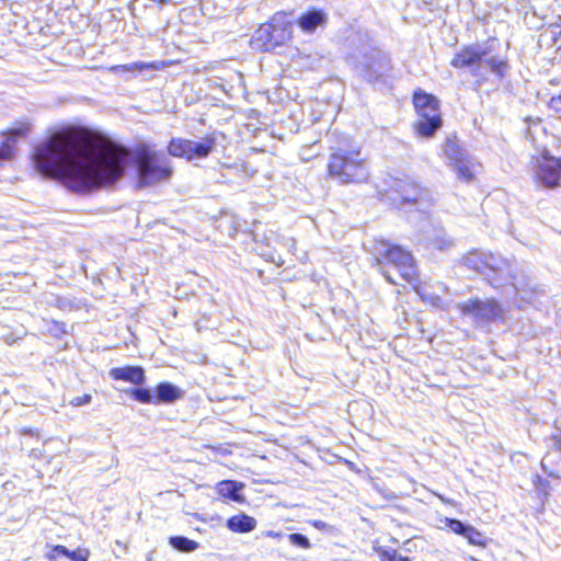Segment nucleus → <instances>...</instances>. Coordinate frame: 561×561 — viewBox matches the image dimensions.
I'll return each instance as SVG.
<instances>
[{
	"mask_svg": "<svg viewBox=\"0 0 561 561\" xmlns=\"http://www.w3.org/2000/svg\"><path fill=\"white\" fill-rule=\"evenodd\" d=\"M126 162L123 148L78 128L54 133L34 152L37 171L75 192L114 183L122 176Z\"/></svg>",
	"mask_w": 561,
	"mask_h": 561,
	"instance_id": "nucleus-1",
	"label": "nucleus"
},
{
	"mask_svg": "<svg viewBox=\"0 0 561 561\" xmlns=\"http://www.w3.org/2000/svg\"><path fill=\"white\" fill-rule=\"evenodd\" d=\"M328 173L342 184L365 181L368 178V168L360 147L353 142L347 147H339L330 156Z\"/></svg>",
	"mask_w": 561,
	"mask_h": 561,
	"instance_id": "nucleus-2",
	"label": "nucleus"
},
{
	"mask_svg": "<svg viewBox=\"0 0 561 561\" xmlns=\"http://www.w3.org/2000/svg\"><path fill=\"white\" fill-rule=\"evenodd\" d=\"M293 24L284 12L275 13L268 23L262 24L253 34L250 44L253 49L270 51L291 38Z\"/></svg>",
	"mask_w": 561,
	"mask_h": 561,
	"instance_id": "nucleus-3",
	"label": "nucleus"
},
{
	"mask_svg": "<svg viewBox=\"0 0 561 561\" xmlns=\"http://www.w3.org/2000/svg\"><path fill=\"white\" fill-rule=\"evenodd\" d=\"M378 262L382 265L383 276L389 283H396L388 270V266H392L399 272L404 280L413 285L415 293L422 299H425L423 286L419 283H414L416 278L414 259L410 252L404 250V248H388L386 253L382 255V259H379Z\"/></svg>",
	"mask_w": 561,
	"mask_h": 561,
	"instance_id": "nucleus-4",
	"label": "nucleus"
},
{
	"mask_svg": "<svg viewBox=\"0 0 561 561\" xmlns=\"http://www.w3.org/2000/svg\"><path fill=\"white\" fill-rule=\"evenodd\" d=\"M139 180L142 185L167 181L172 174L169 160L148 146H141L137 153Z\"/></svg>",
	"mask_w": 561,
	"mask_h": 561,
	"instance_id": "nucleus-5",
	"label": "nucleus"
},
{
	"mask_svg": "<svg viewBox=\"0 0 561 561\" xmlns=\"http://www.w3.org/2000/svg\"><path fill=\"white\" fill-rule=\"evenodd\" d=\"M414 106L419 115L416 130L420 135L430 137L442 127L438 100L432 94L417 91L414 93Z\"/></svg>",
	"mask_w": 561,
	"mask_h": 561,
	"instance_id": "nucleus-6",
	"label": "nucleus"
},
{
	"mask_svg": "<svg viewBox=\"0 0 561 561\" xmlns=\"http://www.w3.org/2000/svg\"><path fill=\"white\" fill-rule=\"evenodd\" d=\"M451 65L456 68L468 67L477 76H482L484 69L502 73L505 62L494 57H488L485 49L480 46H469L456 54L451 60Z\"/></svg>",
	"mask_w": 561,
	"mask_h": 561,
	"instance_id": "nucleus-7",
	"label": "nucleus"
},
{
	"mask_svg": "<svg viewBox=\"0 0 561 561\" xmlns=\"http://www.w3.org/2000/svg\"><path fill=\"white\" fill-rule=\"evenodd\" d=\"M350 62L368 80H377L390 69V59L383 51L365 48L350 57Z\"/></svg>",
	"mask_w": 561,
	"mask_h": 561,
	"instance_id": "nucleus-8",
	"label": "nucleus"
},
{
	"mask_svg": "<svg viewBox=\"0 0 561 561\" xmlns=\"http://www.w3.org/2000/svg\"><path fill=\"white\" fill-rule=\"evenodd\" d=\"M484 268L490 270L494 275L489 274L491 285L494 287H501L510 280V285L514 288L515 293L520 296L523 300L529 299L526 288L528 287V278L524 272L517 266L512 265L507 261H502L500 265H493L492 263H484Z\"/></svg>",
	"mask_w": 561,
	"mask_h": 561,
	"instance_id": "nucleus-9",
	"label": "nucleus"
},
{
	"mask_svg": "<svg viewBox=\"0 0 561 561\" xmlns=\"http://www.w3.org/2000/svg\"><path fill=\"white\" fill-rule=\"evenodd\" d=\"M214 148L215 140L211 137L203 138L201 141L173 138L169 144L168 150L173 157L194 160L206 158Z\"/></svg>",
	"mask_w": 561,
	"mask_h": 561,
	"instance_id": "nucleus-10",
	"label": "nucleus"
},
{
	"mask_svg": "<svg viewBox=\"0 0 561 561\" xmlns=\"http://www.w3.org/2000/svg\"><path fill=\"white\" fill-rule=\"evenodd\" d=\"M458 307L463 316L471 317L476 322H491L504 317L503 308L494 299H471Z\"/></svg>",
	"mask_w": 561,
	"mask_h": 561,
	"instance_id": "nucleus-11",
	"label": "nucleus"
},
{
	"mask_svg": "<svg viewBox=\"0 0 561 561\" xmlns=\"http://www.w3.org/2000/svg\"><path fill=\"white\" fill-rule=\"evenodd\" d=\"M535 179L547 187L559 185L561 179V160L554 157L542 154L533 160Z\"/></svg>",
	"mask_w": 561,
	"mask_h": 561,
	"instance_id": "nucleus-12",
	"label": "nucleus"
},
{
	"mask_svg": "<svg viewBox=\"0 0 561 561\" xmlns=\"http://www.w3.org/2000/svg\"><path fill=\"white\" fill-rule=\"evenodd\" d=\"M108 374L115 380L128 381L134 385H142L146 379L144 369L138 366L112 368Z\"/></svg>",
	"mask_w": 561,
	"mask_h": 561,
	"instance_id": "nucleus-13",
	"label": "nucleus"
},
{
	"mask_svg": "<svg viewBox=\"0 0 561 561\" xmlns=\"http://www.w3.org/2000/svg\"><path fill=\"white\" fill-rule=\"evenodd\" d=\"M397 191L403 204H417L426 196V192L413 181H402L398 184Z\"/></svg>",
	"mask_w": 561,
	"mask_h": 561,
	"instance_id": "nucleus-14",
	"label": "nucleus"
},
{
	"mask_svg": "<svg viewBox=\"0 0 561 561\" xmlns=\"http://www.w3.org/2000/svg\"><path fill=\"white\" fill-rule=\"evenodd\" d=\"M327 22V15L324 12L319 10H312L304 13L299 20V27L307 33H312L318 26L324 25Z\"/></svg>",
	"mask_w": 561,
	"mask_h": 561,
	"instance_id": "nucleus-15",
	"label": "nucleus"
},
{
	"mask_svg": "<svg viewBox=\"0 0 561 561\" xmlns=\"http://www.w3.org/2000/svg\"><path fill=\"white\" fill-rule=\"evenodd\" d=\"M184 392L170 382H161L156 388L157 404L173 403L183 397Z\"/></svg>",
	"mask_w": 561,
	"mask_h": 561,
	"instance_id": "nucleus-16",
	"label": "nucleus"
},
{
	"mask_svg": "<svg viewBox=\"0 0 561 561\" xmlns=\"http://www.w3.org/2000/svg\"><path fill=\"white\" fill-rule=\"evenodd\" d=\"M227 527L233 533H249L256 527V520L249 515L239 514L227 520Z\"/></svg>",
	"mask_w": 561,
	"mask_h": 561,
	"instance_id": "nucleus-17",
	"label": "nucleus"
},
{
	"mask_svg": "<svg viewBox=\"0 0 561 561\" xmlns=\"http://www.w3.org/2000/svg\"><path fill=\"white\" fill-rule=\"evenodd\" d=\"M242 483H238L231 480H225L216 484V490L224 497H228L234 502H242L243 499L239 494V491L242 489Z\"/></svg>",
	"mask_w": 561,
	"mask_h": 561,
	"instance_id": "nucleus-18",
	"label": "nucleus"
},
{
	"mask_svg": "<svg viewBox=\"0 0 561 561\" xmlns=\"http://www.w3.org/2000/svg\"><path fill=\"white\" fill-rule=\"evenodd\" d=\"M443 152L445 157L449 160L450 164H455L466 158V153L459 147L457 141L453 139H447L443 146Z\"/></svg>",
	"mask_w": 561,
	"mask_h": 561,
	"instance_id": "nucleus-19",
	"label": "nucleus"
},
{
	"mask_svg": "<svg viewBox=\"0 0 561 561\" xmlns=\"http://www.w3.org/2000/svg\"><path fill=\"white\" fill-rule=\"evenodd\" d=\"M32 125L27 121H19L16 122L9 130L4 133L7 137L3 144H9L11 146V141H14L18 137H24L31 131Z\"/></svg>",
	"mask_w": 561,
	"mask_h": 561,
	"instance_id": "nucleus-20",
	"label": "nucleus"
},
{
	"mask_svg": "<svg viewBox=\"0 0 561 561\" xmlns=\"http://www.w3.org/2000/svg\"><path fill=\"white\" fill-rule=\"evenodd\" d=\"M32 125L27 121H19L16 122L9 130L4 133L7 137L3 144H9L11 146V141H14L18 137H24L31 131Z\"/></svg>",
	"mask_w": 561,
	"mask_h": 561,
	"instance_id": "nucleus-21",
	"label": "nucleus"
},
{
	"mask_svg": "<svg viewBox=\"0 0 561 561\" xmlns=\"http://www.w3.org/2000/svg\"><path fill=\"white\" fill-rule=\"evenodd\" d=\"M170 543L174 549L182 552H191L198 547L197 542L182 536L171 537Z\"/></svg>",
	"mask_w": 561,
	"mask_h": 561,
	"instance_id": "nucleus-22",
	"label": "nucleus"
},
{
	"mask_svg": "<svg viewBox=\"0 0 561 561\" xmlns=\"http://www.w3.org/2000/svg\"><path fill=\"white\" fill-rule=\"evenodd\" d=\"M457 176L460 180L470 182L474 176L473 165L465 158L463 160L454 164Z\"/></svg>",
	"mask_w": 561,
	"mask_h": 561,
	"instance_id": "nucleus-23",
	"label": "nucleus"
},
{
	"mask_svg": "<svg viewBox=\"0 0 561 561\" xmlns=\"http://www.w3.org/2000/svg\"><path fill=\"white\" fill-rule=\"evenodd\" d=\"M129 393L139 402L141 403H153L157 404L156 396L151 393L149 389L144 388H135L130 389Z\"/></svg>",
	"mask_w": 561,
	"mask_h": 561,
	"instance_id": "nucleus-24",
	"label": "nucleus"
},
{
	"mask_svg": "<svg viewBox=\"0 0 561 561\" xmlns=\"http://www.w3.org/2000/svg\"><path fill=\"white\" fill-rule=\"evenodd\" d=\"M465 538L472 546L485 547L486 545L483 534L470 525L467 529Z\"/></svg>",
	"mask_w": 561,
	"mask_h": 561,
	"instance_id": "nucleus-25",
	"label": "nucleus"
},
{
	"mask_svg": "<svg viewBox=\"0 0 561 561\" xmlns=\"http://www.w3.org/2000/svg\"><path fill=\"white\" fill-rule=\"evenodd\" d=\"M146 68H149V65H147L146 62L138 61V62H131V64H127V65L113 66L111 68V71L115 72V73H118L121 71L131 72V71H141Z\"/></svg>",
	"mask_w": 561,
	"mask_h": 561,
	"instance_id": "nucleus-26",
	"label": "nucleus"
},
{
	"mask_svg": "<svg viewBox=\"0 0 561 561\" xmlns=\"http://www.w3.org/2000/svg\"><path fill=\"white\" fill-rule=\"evenodd\" d=\"M445 524L454 534L460 535L462 537H465L469 527V525H466L462 522L454 518H446Z\"/></svg>",
	"mask_w": 561,
	"mask_h": 561,
	"instance_id": "nucleus-27",
	"label": "nucleus"
},
{
	"mask_svg": "<svg viewBox=\"0 0 561 561\" xmlns=\"http://www.w3.org/2000/svg\"><path fill=\"white\" fill-rule=\"evenodd\" d=\"M289 542L294 546L301 547L304 549L310 548L309 539L301 534H291L289 535Z\"/></svg>",
	"mask_w": 561,
	"mask_h": 561,
	"instance_id": "nucleus-28",
	"label": "nucleus"
},
{
	"mask_svg": "<svg viewBox=\"0 0 561 561\" xmlns=\"http://www.w3.org/2000/svg\"><path fill=\"white\" fill-rule=\"evenodd\" d=\"M13 157V148L9 144H3L0 147V167L4 161L12 159Z\"/></svg>",
	"mask_w": 561,
	"mask_h": 561,
	"instance_id": "nucleus-29",
	"label": "nucleus"
},
{
	"mask_svg": "<svg viewBox=\"0 0 561 561\" xmlns=\"http://www.w3.org/2000/svg\"><path fill=\"white\" fill-rule=\"evenodd\" d=\"M92 400V397L90 394H84V396H81V397H75L71 401H70V404L72 407H81V405H85V404H89Z\"/></svg>",
	"mask_w": 561,
	"mask_h": 561,
	"instance_id": "nucleus-30",
	"label": "nucleus"
},
{
	"mask_svg": "<svg viewBox=\"0 0 561 561\" xmlns=\"http://www.w3.org/2000/svg\"><path fill=\"white\" fill-rule=\"evenodd\" d=\"M89 552L87 550L71 551L68 559L72 561H88Z\"/></svg>",
	"mask_w": 561,
	"mask_h": 561,
	"instance_id": "nucleus-31",
	"label": "nucleus"
},
{
	"mask_svg": "<svg viewBox=\"0 0 561 561\" xmlns=\"http://www.w3.org/2000/svg\"><path fill=\"white\" fill-rule=\"evenodd\" d=\"M53 552L55 553L53 558H55L56 556H65L69 558L71 551H69L66 547L58 545L54 547Z\"/></svg>",
	"mask_w": 561,
	"mask_h": 561,
	"instance_id": "nucleus-32",
	"label": "nucleus"
},
{
	"mask_svg": "<svg viewBox=\"0 0 561 561\" xmlns=\"http://www.w3.org/2000/svg\"><path fill=\"white\" fill-rule=\"evenodd\" d=\"M389 560L390 561H409V558L403 557V556H398L397 552L394 551L391 556H389Z\"/></svg>",
	"mask_w": 561,
	"mask_h": 561,
	"instance_id": "nucleus-33",
	"label": "nucleus"
},
{
	"mask_svg": "<svg viewBox=\"0 0 561 561\" xmlns=\"http://www.w3.org/2000/svg\"><path fill=\"white\" fill-rule=\"evenodd\" d=\"M265 536L266 537H271V538H278V537H280V534L276 533L274 530H268V531L265 533Z\"/></svg>",
	"mask_w": 561,
	"mask_h": 561,
	"instance_id": "nucleus-34",
	"label": "nucleus"
},
{
	"mask_svg": "<svg viewBox=\"0 0 561 561\" xmlns=\"http://www.w3.org/2000/svg\"><path fill=\"white\" fill-rule=\"evenodd\" d=\"M427 242H433V241H438V242H445V239L443 238V236H438L436 240L432 239V238H426Z\"/></svg>",
	"mask_w": 561,
	"mask_h": 561,
	"instance_id": "nucleus-35",
	"label": "nucleus"
},
{
	"mask_svg": "<svg viewBox=\"0 0 561 561\" xmlns=\"http://www.w3.org/2000/svg\"><path fill=\"white\" fill-rule=\"evenodd\" d=\"M554 446L561 450V437L554 439Z\"/></svg>",
	"mask_w": 561,
	"mask_h": 561,
	"instance_id": "nucleus-36",
	"label": "nucleus"
},
{
	"mask_svg": "<svg viewBox=\"0 0 561 561\" xmlns=\"http://www.w3.org/2000/svg\"><path fill=\"white\" fill-rule=\"evenodd\" d=\"M314 526H316V527H322V526H323V523H322V522H316V523H314Z\"/></svg>",
	"mask_w": 561,
	"mask_h": 561,
	"instance_id": "nucleus-37",
	"label": "nucleus"
},
{
	"mask_svg": "<svg viewBox=\"0 0 561 561\" xmlns=\"http://www.w3.org/2000/svg\"><path fill=\"white\" fill-rule=\"evenodd\" d=\"M545 461H546V458H543L542 461H541V466H542L543 469H545V466H546Z\"/></svg>",
	"mask_w": 561,
	"mask_h": 561,
	"instance_id": "nucleus-38",
	"label": "nucleus"
}]
</instances>
